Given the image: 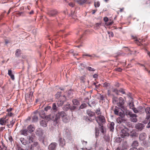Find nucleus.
<instances>
[{
  "instance_id": "1",
  "label": "nucleus",
  "mask_w": 150,
  "mask_h": 150,
  "mask_svg": "<svg viewBox=\"0 0 150 150\" xmlns=\"http://www.w3.org/2000/svg\"><path fill=\"white\" fill-rule=\"evenodd\" d=\"M62 118L63 122H67L69 120V117L66 113L63 111L59 112L56 115L53 114H50L46 117L47 119L48 120H52L57 123L59 122L60 118Z\"/></svg>"
},
{
  "instance_id": "2",
  "label": "nucleus",
  "mask_w": 150,
  "mask_h": 150,
  "mask_svg": "<svg viewBox=\"0 0 150 150\" xmlns=\"http://www.w3.org/2000/svg\"><path fill=\"white\" fill-rule=\"evenodd\" d=\"M114 113L115 115H117L121 117H123L125 116V114H126L127 115H129L130 117L136 118L137 117V115L133 113L132 112L126 109L123 112H120L119 108L116 106L114 110Z\"/></svg>"
},
{
  "instance_id": "3",
  "label": "nucleus",
  "mask_w": 150,
  "mask_h": 150,
  "mask_svg": "<svg viewBox=\"0 0 150 150\" xmlns=\"http://www.w3.org/2000/svg\"><path fill=\"white\" fill-rule=\"evenodd\" d=\"M118 100L117 105L120 109V112H123L127 109L126 107L124 106L125 101L122 97L119 98ZM117 108H118V107Z\"/></svg>"
},
{
  "instance_id": "4",
  "label": "nucleus",
  "mask_w": 150,
  "mask_h": 150,
  "mask_svg": "<svg viewBox=\"0 0 150 150\" xmlns=\"http://www.w3.org/2000/svg\"><path fill=\"white\" fill-rule=\"evenodd\" d=\"M58 94L56 95L57 97H59L58 99L56 100L57 102V104L59 106H62L64 104V102L66 100V97L64 96H60L61 92H58Z\"/></svg>"
},
{
  "instance_id": "5",
  "label": "nucleus",
  "mask_w": 150,
  "mask_h": 150,
  "mask_svg": "<svg viewBox=\"0 0 150 150\" xmlns=\"http://www.w3.org/2000/svg\"><path fill=\"white\" fill-rule=\"evenodd\" d=\"M34 113L35 114L32 117V121L33 122H37L38 120V116H39L42 118H44V116H42L41 115V113H39L38 111L36 110L34 112Z\"/></svg>"
},
{
  "instance_id": "6",
  "label": "nucleus",
  "mask_w": 150,
  "mask_h": 150,
  "mask_svg": "<svg viewBox=\"0 0 150 150\" xmlns=\"http://www.w3.org/2000/svg\"><path fill=\"white\" fill-rule=\"evenodd\" d=\"M96 120L98 124L100 125V124H103L105 122V117L102 115L97 117H95Z\"/></svg>"
},
{
  "instance_id": "7",
  "label": "nucleus",
  "mask_w": 150,
  "mask_h": 150,
  "mask_svg": "<svg viewBox=\"0 0 150 150\" xmlns=\"http://www.w3.org/2000/svg\"><path fill=\"white\" fill-rule=\"evenodd\" d=\"M63 133L64 136L67 138L71 136V130L67 127H65L64 128L63 131Z\"/></svg>"
},
{
  "instance_id": "8",
  "label": "nucleus",
  "mask_w": 150,
  "mask_h": 150,
  "mask_svg": "<svg viewBox=\"0 0 150 150\" xmlns=\"http://www.w3.org/2000/svg\"><path fill=\"white\" fill-rule=\"evenodd\" d=\"M33 93L30 92L28 95L26 97V100L27 103L28 102H31L34 100L33 96Z\"/></svg>"
},
{
  "instance_id": "9",
  "label": "nucleus",
  "mask_w": 150,
  "mask_h": 150,
  "mask_svg": "<svg viewBox=\"0 0 150 150\" xmlns=\"http://www.w3.org/2000/svg\"><path fill=\"white\" fill-rule=\"evenodd\" d=\"M128 135L129 133L127 128H125L122 129L121 136L122 138H124L125 136H128Z\"/></svg>"
},
{
  "instance_id": "10",
  "label": "nucleus",
  "mask_w": 150,
  "mask_h": 150,
  "mask_svg": "<svg viewBox=\"0 0 150 150\" xmlns=\"http://www.w3.org/2000/svg\"><path fill=\"white\" fill-rule=\"evenodd\" d=\"M57 145V143L55 142H52L48 146L49 150H55L56 147Z\"/></svg>"
},
{
  "instance_id": "11",
  "label": "nucleus",
  "mask_w": 150,
  "mask_h": 150,
  "mask_svg": "<svg viewBox=\"0 0 150 150\" xmlns=\"http://www.w3.org/2000/svg\"><path fill=\"white\" fill-rule=\"evenodd\" d=\"M8 123V119H6V116L0 119V124L4 125L6 123Z\"/></svg>"
},
{
  "instance_id": "12",
  "label": "nucleus",
  "mask_w": 150,
  "mask_h": 150,
  "mask_svg": "<svg viewBox=\"0 0 150 150\" xmlns=\"http://www.w3.org/2000/svg\"><path fill=\"white\" fill-rule=\"evenodd\" d=\"M57 13L56 10H52L48 12V14L50 17H53L56 16Z\"/></svg>"
},
{
  "instance_id": "13",
  "label": "nucleus",
  "mask_w": 150,
  "mask_h": 150,
  "mask_svg": "<svg viewBox=\"0 0 150 150\" xmlns=\"http://www.w3.org/2000/svg\"><path fill=\"white\" fill-rule=\"evenodd\" d=\"M59 145L63 147L65 145V141L64 139L60 137L59 140Z\"/></svg>"
},
{
  "instance_id": "14",
  "label": "nucleus",
  "mask_w": 150,
  "mask_h": 150,
  "mask_svg": "<svg viewBox=\"0 0 150 150\" xmlns=\"http://www.w3.org/2000/svg\"><path fill=\"white\" fill-rule=\"evenodd\" d=\"M145 112L147 114L146 119L149 120L150 117V108L147 107L145 109Z\"/></svg>"
},
{
  "instance_id": "15",
  "label": "nucleus",
  "mask_w": 150,
  "mask_h": 150,
  "mask_svg": "<svg viewBox=\"0 0 150 150\" xmlns=\"http://www.w3.org/2000/svg\"><path fill=\"white\" fill-rule=\"evenodd\" d=\"M144 124L142 123H138L137 124L135 127L137 129L139 130H142L144 127Z\"/></svg>"
},
{
  "instance_id": "16",
  "label": "nucleus",
  "mask_w": 150,
  "mask_h": 150,
  "mask_svg": "<svg viewBox=\"0 0 150 150\" xmlns=\"http://www.w3.org/2000/svg\"><path fill=\"white\" fill-rule=\"evenodd\" d=\"M146 137V134L144 133H141L139 136V139L140 141H144L145 140Z\"/></svg>"
},
{
  "instance_id": "17",
  "label": "nucleus",
  "mask_w": 150,
  "mask_h": 150,
  "mask_svg": "<svg viewBox=\"0 0 150 150\" xmlns=\"http://www.w3.org/2000/svg\"><path fill=\"white\" fill-rule=\"evenodd\" d=\"M82 56H85L91 57V59L95 58H98L99 57L98 56H97L94 54H83Z\"/></svg>"
},
{
  "instance_id": "18",
  "label": "nucleus",
  "mask_w": 150,
  "mask_h": 150,
  "mask_svg": "<svg viewBox=\"0 0 150 150\" xmlns=\"http://www.w3.org/2000/svg\"><path fill=\"white\" fill-rule=\"evenodd\" d=\"M27 129L28 132L30 133L33 132L35 130V128L32 125L28 126L27 127Z\"/></svg>"
},
{
  "instance_id": "19",
  "label": "nucleus",
  "mask_w": 150,
  "mask_h": 150,
  "mask_svg": "<svg viewBox=\"0 0 150 150\" xmlns=\"http://www.w3.org/2000/svg\"><path fill=\"white\" fill-rule=\"evenodd\" d=\"M28 131L26 129H22L20 131V133L21 134L25 136L27 135L28 133Z\"/></svg>"
},
{
  "instance_id": "20",
  "label": "nucleus",
  "mask_w": 150,
  "mask_h": 150,
  "mask_svg": "<svg viewBox=\"0 0 150 150\" xmlns=\"http://www.w3.org/2000/svg\"><path fill=\"white\" fill-rule=\"evenodd\" d=\"M142 141L143 142L141 144L142 146L146 147H147L149 146V143L148 141L145 140Z\"/></svg>"
},
{
  "instance_id": "21",
  "label": "nucleus",
  "mask_w": 150,
  "mask_h": 150,
  "mask_svg": "<svg viewBox=\"0 0 150 150\" xmlns=\"http://www.w3.org/2000/svg\"><path fill=\"white\" fill-rule=\"evenodd\" d=\"M115 125V124L114 122H112L110 123V124L109 125V128L110 130V131L113 132V131L114 128V126Z\"/></svg>"
},
{
  "instance_id": "22",
  "label": "nucleus",
  "mask_w": 150,
  "mask_h": 150,
  "mask_svg": "<svg viewBox=\"0 0 150 150\" xmlns=\"http://www.w3.org/2000/svg\"><path fill=\"white\" fill-rule=\"evenodd\" d=\"M87 113L89 116L91 117L93 116L95 114L94 112L89 110H87Z\"/></svg>"
},
{
  "instance_id": "23",
  "label": "nucleus",
  "mask_w": 150,
  "mask_h": 150,
  "mask_svg": "<svg viewBox=\"0 0 150 150\" xmlns=\"http://www.w3.org/2000/svg\"><path fill=\"white\" fill-rule=\"evenodd\" d=\"M8 74L12 80H14L15 79L14 75L12 74V71L11 70H8Z\"/></svg>"
},
{
  "instance_id": "24",
  "label": "nucleus",
  "mask_w": 150,
  "mask_h": 150,
  "mask_svg": "<svg viewBox=\"0 0 150 150\" xmlns=\"http://www.w3.org/2000/svg\"><path fill=\"white\" fill-rule=\"evenodd\" d=\"M119 98L117 97H114L112 98V103L114 104H117Z\"/></svg>"
},
{
  "instance_id": "25",
  "label": "nucleus",
  "mask_w": 150,
  "mask_h": 150,
  "mask_svg": "<svg viewBox=\"0 0 150 150\" xmlns=\"http://www.w3.org/2000/svg\"><path fill=\"white\" fill-rule=\"evenodd\" d=\"M40 124L41 126L44 127H46L47 126L46 122L45 121L43 120L41 121L40 122Z\"/></svg>"
},
{
  "instance_id": "26",
  "label": "nucleus",
  "mask_w": 150,
  "mask_h": 150,
  "mask_svg": "<svg viewBox=\"0 0 150 150\" xmlns=\"http://www.w3.org/2000/svg\"><path fill=\"white\" fill-rule=\"evenodd\" d=\"M70 107V105L69 104H68L65 105L63 108V110L65 111H67Z\"/></svg>"
},
{
  "instance_id": "27",
  "label": "nucleus",
  "mask_w": 150,
  "mask_h": 150,
  "mask_svg": "<svg viewBox=\"0 0 150 150\" xmlns=\"http://www.w3.org/2000/svg\"><path fill=\"white\" fill-rule=\"evenodd\" d=\"M139 112V113H142L144 112V109L143 107L142 106H139L137 108Z\"/></svg>"
},
{
  "instance_id": "28",
  "label": "nucleus",
  "mask_w": 150,
  "mask_h": 150,
  "mask_svg": "<svg viewBox=\"0 0 150 150\" xmlns=\"http://www.w3.org/2000/svg\"><path fill=\"white\" fill-rule=\"evenodd\" d=\"M20 141L24 145H26L27 144V142L24 138H20Z\"/></svg>"
},
{
  "instance_id": "29",
  "label": "nucleus",
  "mask_w": 150,
  "mask_h": 150,
  "mask_svg": "<svg viewBox=\"0 0 150 150\" xmlns=\"http://www.w3.org/2000/svg\"><path fill=\"white\" fill-rule=\"evenodd\" d=\"M36 133L38 135L41 136L42 135V129H39L36 131Z\"/></svg>"
},
{
  "instance_id": "30",
  "label": "nucleus",
  "mask_w": 150,
  "mask_h": 150,
  "mask_svg": "<svg viewBox=\"0 0 150 150\" xmlns=\"http://www.w3.org/2000/svg\"><path fill=\"white\" fill-rule=\"evenodd\" d=\"M87 0H77L76 2L80 5H83L87 1Z\"/></svg>"
},
{
  "instance_id": "31",
  "label": "nucleus",
  "mask_w": 150,
  "mask_h": 150,
  "mask_svg": "<svg viewBox=\"0 0 150 150\" xmlns=\"http://www.w3.org/2000/svg\"><path fill=\"white\" fill-rule=\"evenodd\" d=\"M38 145V143L37 142H34L33 144H31V147H30V149L31 150H33V148L34 147H35L36 146H37Z\"/></svg>"
},
{
  "instance_id": "32",
  "label": "nucleus",
  "mask_w": 150,
  "mask_h": 150,
  "mask_svg": "<svg viewBox=\"0 0 150 150\" xmlns=\"http://www.w3.org/2000/svg\"><path fill=\"white\" fill-rule=\"evenodd\" d=\"M79 66L80 67L79 69L80 70H81L84 69L86 67V65L83 63H81Z\"/></svg>"
},
{
  "instance_id": "33",
  "label": "nucleus",
  "mask_w": 150,
  "mask_h": 150,
  "mask_svg": "<svg viewBox=\"0 0 150 150\" xmlns=\"http://www.w3.org/2000/svg\"><path fill=\"white\" fill-rule=\"evenodd\" d=\"M72 102L74 105H79V103L78 101L76 99L73 100Z\"/></svg>"
},
{
  "instance_id": "34",
  "label": "nucleus",
  "mask_w": 150,
  "mask_h": 150,
  "mask_svg": "<svg viewBox=\"0 0 150 150\" xmlns=\"http://www.w3.org/2000/svg\"><path fill=\"white\" fill-rule=\"evenodd\" d=\"M138 146V142L137 141H134L132 144V146L133 147H136L137 146Z\"/></svg>"
},
{
  "instance_id": "35",
  "label": "nucleus",
  "mask_w": 150,
  "mask_h": 150,
  "mask_svg": "<svg viewBox=\"0 0 150 150\" xmlns=\"http://www.w3.org/2000/svg\"><path fill=\"white\" fill-rule=\"evenodd\" d=\"M21 54V50L19 49H17L16 50L15 54L16 56L18 57Z\"/></svg>"
},
{
  "instance_id": "36",
  "label": "nucleus",
  "mask_w": 150,
  "mask_h": 150,
  "mask_svg": "<svg viewBox=\"0 0 150 150\" xmlns=\"http://www.w3.org/2000/svg\"><path fill=\"white\" fill-rule=\"evenodd\" d=\"M52 110H54V111L55 112L57 110V107H56V104L54 103L52 104Z\"/></svg>"
},
{
  "instance_id": "37",
  "label": "nucleus",
  "mask_w": 150,
  "mask_h": 150,
  "mask_svg": "<svg viewBox=\"0 0 150 150\" xmlns=\"http://www.w3.org/2000/svg\"><path fill=\"white\" fill-rule=\"evenodd\" d=\"M27 138V139L29 140V142L30 143H31L33 142V138L32 136H28Z\"/></svg>"
},
{
  "instance_id": "38",
  "label": "nucleus",
  "mask_w": 150,
  "mask_h": 150,
  "mask_svg": "<svg viewBox=\"0 0 150 150\" xmlns=\"http://www.w3.org/2000/svg\"><path fill=\"white\" fill-rule=\"evenodd\" d=\"M39 113H41V116H44V117H45L46 119L47 120V121H48V120H47V119H46V117L47 116H45V113L44 112V111L43 110H42L41 111H40V112H39V111H38Z\"/></svg>"
},
{
  "instance_id": "39",
  "label": "nucleus",
  "mask_w": 150,
  "mask_h": 150,
  "mask_svg": "<svg viewBox=\"0 0 150 150\" xmlns=\"http://www.w3.org/2000/svg\"><path fill=\"white\" fill-rule=\"evenodd\" d=\"M45 110L46 111H47L49 110H52V108L50 106H47L45 108Z\"/></svg>"
},
{
  "instance_id": "40",
  "label": "nucleus",
  "mask_w": 150,
  "mask_h": 150,
  "mask_svg": "<svg viewBox=\"0 0 150 150\" xmlns=\"http://www.w3.org/2000/svg\"><path fill=\"white\" fill-rule=\"evenodd\" d=\"M143 40H141V39H139L138 40L137 39H136L135 40V41L136 43L137 44H138L139 45H140V44H138L139 43H141V42H142Z\"/></svg>"
},
{
  "instance_id": "41",
  "label": "nucleus",
  "mask_w": 150,
  "mask_h": 150,
  "mask_svg": "<svg viewBox=\"0 0 150 150\" xmlns=\"http://www.w3.org/2000/svg\"><path fill=\"white\" fill-rule=\"evenodd\" d=\"M95 113L96 114L98 115L101 114V112L100 108H98L97 109H96L95 111Z\"/></svg>"
},
{
  "instance_id": "42",
  "label": "nucleus",
  "mask_w": 150,
  "mask_h": 150,
  "mask_svg": "<svg viewBox=\"0 0 150 150\" xmlns=\"http://www.w3.org/2000/svg\"><path fill=\"white\" fill-rule=\"evenodd\" d=\"M100 126V130L101 132L103 133H104V129H103V124H100L99 125Z\"/></svg>"
},
{
  "instance_id": "43",
  "label": "nucleus",
  "mask_w": 150,
  "mask_h": 150,
  "mask_svg": "<svg viewBox=\"0 0 150 150\" xmlns=\"http://www.w3.org/2000/svg\"><path fill=\"white\" fill-rule=\"evenodd\" d=\"M14 123V122L12 120L11 121L10 123V124L7 125V126H8L9 127H12Z\"/></svg>"
},
{
  "instance_id": "44",
  "label": "nucleus",
  "mask_w": 150,
  "mask_h": 150,
  "mask_svg": "<svg viewBox=\"0 0 150 150\" xmlns=\"http://www.w3.org/2000/svg\"><path fill=\"white\" fill-rule=\"evenodd\" d=\"M132 109L133 111V112L135 113H139L138 111V108H135L133 107L132 108Z\"/></svg>"
},
{
  "instance_id": "45",
  "label": "nucleus",
  "mask_w": 150,
  "mask_h": 150,
  "mask_svg": "<svg viewBox=\"0 0 150 150\" xmlns=\"http://www.w3.org/2000/svg\"><path fill=\"white\" fill-rule=\"evenodd\" d=\"M99 130L98 129L96 128V137H98V135H99Z\"/></svg>"
},
{
  "instance_id": "46",
  "label": "nucleus",
  "mask_w": 150,
  "mask_h": 150,
  "mask_svg": "<svg viewBox=\"0 0 150 150\" xmlns=\"http://www.w3.org/2000/svg\"><path fill=\"white\" fill-rule=\"evenodd\" d=\"M86 69L90 71H94L95 69L91 67H86Z\"/></svg>"
},
{
  "instance_id": "47",
  "label": "nucleus",
  "mask_w": 150,
  "mask_h": 150,
  "mask_svg": "<svg viewBox=\"0 0 150 150\" xmlns=\"http://www.w3.org/2000/svg\"><path fill=\"white\" fill-rule=\"evenodd\" d=\"M108 34L109 35V36L110 37H112L114 36V34L112 32H108Z\"/></svg>"
},
{
  "instance_id": "48",
  "label": "nucleus",
  "mask_w": 150,
  "mask_h": 150,
  "mask_svg": "<svg viewBox=\"0 0 150 150\" xmlns=\"http://www.w3.org/2000/svg\"><path fill=\"white\" fill-rule=\"evenodd\" d=\"M94 6L96 7H98L100 6V3L99 2H95L94 4Z\"/></svg>"
},
{
  "instance_id": "49",
  "label": "nucleus",
  "mask_w": 150,
  "mask_h": 150,
  "mask_svg": "<svg viewBox=\"0 0 150 150\" xmlns=\"http://www.w3.org/2000/svg\"><path fill=\"white\" fill-rule=\"evenodd\" d=\"M101 24V23H97L95 25V27L96 28V29H98V27H99L100 25Z\"/></svg>"
},
{
  "instance_id": "50",
  "label": "nucleus",
  "mask_w": 150,
  "mask_h": 150,
  "mask_svg": "<svg viewBox=\"0 0 150 150\" xmlns=\"http://www.w3.org/2000/svg\"><path fill=\"white\" fill-rule=\"evenodd\" d=\"M76 106H70V109L71 110H75V109L76 108Z\"/></svg>"
},
{
  "instance_id": "51",
  "label": "nucleus",
  "mask_w": 150,
  "mask_h": 150,
  "mask_svg": "<svg viewBox=\"0 0 150 150\" xmlns=\"http://www.w3.org/2000/svg\"><path fill=\"white\" fill-rule=\"evenodd\" d=\"M86 104L85 103L82 104L81 105L80 107L81 108H83L86 107Z\"/></svg>"
},
{
  "instance_id": "52",
  "label": "nucleus",
  "mask_w": 150,
  "mask_h": 150,
  "mask_svg": "<svg viewBox=\"0 0 150 150\" xmlns=\"http://www.w3.org/2000/svg\"><path fill=\"white\" fill-rule=\"evenodd\" d=\"M109 86V84L107 83H105L103 84V87H107Z\"/></svg>"
},
{
  "instance_id": "53",
  "label": "nucleus",
  "mask_w": 150,
  "mask_h": 150,
  "mask_svg": "<svg viewBox=\"0 0 150 150\" xmlns=\"http://www.w3.org/2000/svg\"><path fill=\"white\" fill-rule=\"evenodd\" d=\"M131 120L132 122H136L137 120V119L136 118H132Z\"/></svg>"
},
{
  "instance_id": "54",
  "label": "nucleus",
  "mask_w": 150,
  "mask_h": 150,
  "mask_svg": "<svg viewBox=\"0 0 150 150\" xmlns=\"http://www.w3.org/2000/svg\"><path fill=\"white\" fill-rule=\"evenodd\" d=\"M81 142L84 145H86L87 143V142L84 141L83 140L81 141Z\"/></svg>"
},
{
  "instance_id": "55",
  "label": "nucleus",
  "mask_w": 150,
  "mask_h": 150,
  "mask_svg": "<svg viewBox=\"0 0 150 150\" xmlns=\"http://www.w3.org/2000/svg\"><path fill=\"white\" fill-rule=\"evenodd\" d=\"M115 71H119V72H121L122 70V69L120 67L117 68V69H115Z\"/></svg>"
},
{
  "instance_id": "56",
  "label": "nucleus",
  "mask_w": 150,
  "mask_h": 150,
  "mask_svg": "<svg viewBox=\"0 0 150 150\" xmlns=\"http://www.w3.org/2000/svg\"><path fill=\"white\" fill-rule=\"evenodd\" d=\"M13 115L12 113L11 112H8V113L7 114V115L6 116H9L10 117L12 116Z\"/></svg>"
},
{
  "instance_id": "57",
  "label": "nucleus",
  "mask_w": 150,
  "mask_h": 150,
  "mask_svg": "<svg viewBox=\"0 0 150 150\" xmlns=\"http://www.w3.org/2000/svg\"><path fill=\"white\" fill-rule=\"evenodd\" d=\"M118 122V123H121L122 122V120L121 118H118L117 119Z\"/></svg>"
},
{
  "instance_id": "58",
  "label": "nucleus",
  "mask_w": 150,
  "mask_h": 150,
  "mask_svg": "<svg viewBox=\"0 0 150 150\" xmlns=\"http://www.w3.org/2000/svg\"><path fill=\"white\" fill-rule=\"evenodd\" d=\"M69 5L71 7H73L74 6V4L72 3H70L69 4Z\"/></svg>"
},
{
  "instance_id": "59",
  "label": "nucleus",
  "mask_w": 150,
  "mask_h": 150,
  "mask_svg": "<svg viewBox=\"0 0 150 150\" xmlns=\"http://www.w3.org/2000/svg\"><path fill=\"white\" fill-rule=\"evenodd\" d=\"M112 91L113 92H115L116 94H118V91L116 89H114Z\"/></svg>"
},
{
  "instance_id": "60",
  "label": "nucleus",
  "mask_w": 150,
  "mask_h": 150,
  "mask_svg": "<svg viewBox=\"0 0 150 150\" xmlns=\"http://www.w3.org/2000/svg\"><path fill=\"white\" fill-rule=\"evenodd\" d=\"M100 99L102 100H104V97L103 95H101L100 97Z\"/></svg>"
},
{
  "instance_id": "61",
  "label": "nucleus",
  "mask_w": 150,
  "mask_h": 150,
  "mask_svg": "<svg viewBox=\"0 0 150 150\" xmlns=\"http://www.w3.org/2000/svg\"><path fill=\"white\" fill-rule=\"evenodd\" d=\"M119 91L120 92H121L123 94H124L125 93V91L122 89H120V90H119Z\"/></svg>"
},
{
  "instance_id": "62",
  "label": "nucleus",
  "mask_w": 150,
  "mask_h": 150,
  "mask_svg": "<svg viewBox=\"0 0 150 150\" xmlns=\"http://www.w3.org/2000/svg\"><path fill=\"white\" fill-rule=\"evenodd\" d=\"M149 119H150L149 122V123L148 124L147 126L146 127L147 128H150V117Z\"/></svg>"
},
{
  "instance_id": "63",
  "label": "nucleus",
  "mask_w": 150,
  "mask_h": 150,
  "mask_svg": "<svg viewBox=\"0 0 150 150\" xmlns=\"http://www.w3.org/2000/svg\"><path fill=\"white\" fill-rule=\"evenodd\" d=\"M92 149V148H91L90 149H88L87 148H82V149L83 150H91Z\"/></svg>"
},
{
  "instance_id": "64",
  "label": "nucleus",
  "mask_w": 150,
  "mask_h": 150,
  "mask_svg": "<svg viewBox=\"0 0 150 150\" xmlns=\"http://www.w3.org/2000/svg\"><path fill=\"white\" fill-rule=\"evenodd\" d=\"M137 149L136 148L133 147L132 148H130L129 150H136Z\"/></svg>"
}]
</instances>
